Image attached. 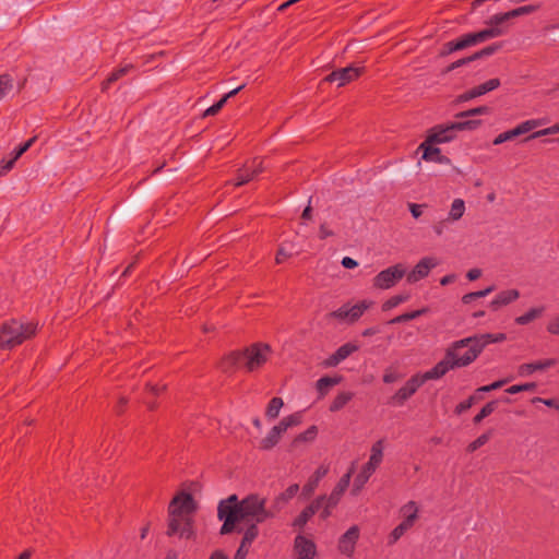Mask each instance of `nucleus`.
<instances>
[{
  "instance_id": "obj_1",
  "label": "nucleus",
  "mask_w": 559,
  "mask_h": 559,
  "mask_svg": "<svg viewBox=\"0 0 559 559\" xmlns=\"http://www.w3.org/2000/svg\"><path fill=\"white\" fill-rule=\"evenodd\" d=\"M274 516L275 511L266 509V499L257 493H251L242 500L231 495L222 500L217 507V518L223 521L219 531L222 535L237 531V524L240 522L262 523Z\"/></svg>"
},
{
  "instance_id": "obj_2",
  "label": "nucleus",
  "mask_w": 559,
  "mask_h": 559,
  "mask_svg": "<svg viewBox=\"0 0 559 559\" xmlns=\"http://www.w3.org/2000/svg\"><path fill=\"white\" fill-rule=\"evenodd\" d=\"M198 506L190 492L179 491L168 506L166 535L180 539H192L195 536L194 514Z\"/></svg>"
},
{
  "instance_id": "obj_3",
  "label": "nucleus",
  "mask_w": 559,
  "mask_h": 559,
  "mask_svg": "<svg viewBox=\"0 0 559 559\" xmlns=\"http://www.w3.org/2000/svg\"><path fill=\"white\" fill-rule=\"evenodd\" d=\"M479 355L469 336L455 341L447 348L444 358L433 366L435 373L441 379L450 370L471 365Z\"/></svg>"
},
{
  "instance_id": "obj_4",
  "label": "nucleus",
  "mask_w": 559,
  "mask_h": 559,
  "mask_svg": "<svg viewBox=\"0 0 559 559\" xmlns=\"http://www.w3.org/2000/svg\"><path fill=\"white\" fill-rule=\"evenodd\" d=\"M271 347L267 344L255 343L243 352H231L222 360V369L230 372L236 368L243 367L252 372L261 368L269 359Z\"/></svg>"
},
{
  "instance_id": "obj_5",
  "label": "nucleus",
  "mask_w": 559,
  "mask_h": 559,
  "mask_svg": "<svg viewBox=\"0 0 559 559\" xmlns=\"http://www.w3.org/2000/svg\"><path fill=\"white\" fill-rule=\"evenodd\" d=\"M37 324L34 322H20L11 320L2 324L0 329V346L12 348L22 344L25 340L36 334Z\"/></svg>"
},
{
  "instance_id": "obj_6",
  "label": "nucleus",
  "mask_w": 559,
  "mask_h": 559,
  "mask_svg": "<svg viewBox=\"0 0 559 559\" xmlns=\"http://www.w3.org/2000/svg\"><path fill=\"white\" fill-rule=\"evenodd\" d=\"M440 379L435 373L433 367L424 372L412 376L406 383L392 396L391 402L394 405L402 406L411 396H413L417 390L429 380Z\"/></svg>"
},
{
  "instance_id": "obj_7",
  "label": "nucleus",
  "mask_w": 559,
  "mask_h": 559,
  "mask_svg": "<svg viewBox=\"0 0 559 559\" xmlns=\"http://www.w3.org/2000/svg\"><path fill=\"white\" fill-rule=\"evenodd\" d=\"M383 460V441L378 440L374 442L370 450V456L368 462L362 466L360 473L354 480V491L358 492L365 484L369 480L371 475L380 466Z\"/></svg>"
},
{
  "instance_id": "obj_8",
  "label": "nucleus",
  "mask_w": 559,
  "mask_h": 559,
  "mask_svg": "<svg viewBox=\"0 0 559 559\" xmlns=\"http://www.w3.org/2000/svg\"><path fill=\"white\" fill-rule=\"evenodd\" d=\"M405 274L404 264L397 263L378 273L372 280V285L378 289H389L395 286Z\"/></svg>"
},
{
  "instance_id": "obj_9",
  "label": "nucleus",
  "mask_w": 559,
  "mask_h": 559,
  "mask_svg": "<svg viewBox=\"0 0 559 559\" xmlns=\"http://www.w3.org/2000/svg\"><path fill=\"white\" fill-rule=\"evenodd\" d=\"M365 72L364 66L350 64L348 67L337 69L328 74L323 82L337 83L338 87H342L356 79H358Z\"/></svg>"
},
{
  "instance_id": "obj_10",
  "label": "nucleus",
  "mask_w": 559,
  "mask_h": 559,
  "mask_svg": "<svg viewBox=\"0 0 559 559\" xmlns=\"http://www.w3.org/2000/svg\"><path fill=\"white\" fill-rule=\"evenodd\" d=\"M265 169L264 162L261 158H253L250 162H247L241 168L237 171V177L235 181L236 187L243 186L253 179H255L260 174H262Z\"/></svg>"
},
{
  "instance_id": "obj_11",
  "label": "nucleus",
  "mask_w": 559,
  "mask_h": 559,
  "mask_svg": "<svg viewBox=\"0 0 559 559\" xmlns=\"http://www.w3.org/2000/svg\"><path fill=\"white\" fill-rule=\"evenodd\" d=\"M372 305V301L362 300L354 306L344 305L337 310L330 313V317L347 321V322H355L357 321L364 312L369 309Z\"/></svg>"
},
{
  "instance_id": "obj_12",
  "label": "nucleus",
  "mask_w": 559,
  "mask_h": 559,
  "mask_svg": "<svg viewBox=\"0 0 559 559\" xmlns=\"http://www.w3.org/2000/svg\"><path fill=\"white\" fill-rule=\"evenodd\" d=\"M439 265V260L435 257H424L418 261V263L413 267V270L406 273V281L409 284H414L419 282L420 280L426 278L430 271Z\"/></svg>"
},
{
  "instance_id": "obj_13",
  "label": "nucleus",
  "mask_w": 559,
  "mask_h": 559,
  "mask_svg": "<svg viewBox=\"0 0 559 559\" xmlns=\"http://www.w3.org/2000/svg\"><path fill=\"white\" fill-rule=\"evenodd\" d=\"M358 538L359 527L357 525L350 526L338 539L337 548L340 552L350 558L354 555Z\"/></svg>"
},
{
  "instance_id": "obj_14",
  "label": "nucleus",
  "mask_w": 559,
  "mask_h": 559,
  "mask_svg": "<svg viewBox=\"0 0 559 559\" xmlns=\"http://www.w3.org/2000/svg\"><path fill=\"white\" fill-rule=\"evenodd\" d=\"M294 552L297 559H314L317 556V546L313 540L297 535L294 539Z\"/></svg>"
},
{
  "instance_id": "obj_15",
  "label": "nucleus",
  "mask_w": 559,
  "mask_h": 559,
  "mask_svg": "<svg viewBox=\"0 0 559 559\" xmlns=\"http://www.w3.org/2000/svg\"><path fill=\"white\" fill-rule=\"evenodd\" d=\"M455 129L453 123L443 126H436L429 130V133L427 135L428 142H433L437 144L440 143H447L454 139L455 136Z\"/></svg>"
},
{
  "instance_id": "obj_16",
  "label": "nucleus",
  "mask_w": 559,
  "mask_h": 559,
  "mask_svg": "<svg viewBox=\"0 0 559 559\" xmlns=\"http://www.w3.org/2000/svg\"><path fill=\"white\" fill-rule=\"evenodd\" d=\"M535 128H536L535 122H521L515 128L498 134L493 139L492 144L500 145L507 141H511V140L515 139L516 136L523 135V134L534 130Z\"/></svg>"
},
{
  "instance_id": "obj_17",
  "label": "nucleus",
  "mask_w": 559,
  "mask_h": 559,
  "mask_svg": "<svg viewBox=\"0 0 559 559\" xmlns=\"http://www.w3.org/2000/svg\"><path fill=\"white\" fill-rule=\"evenodd\" d=\"M354 471H355V464L353 463L350 468L348 469V472L341 477V479L338 480L336 486L333 488L330 496L329 497L325 496V499L328 501H330V506L338 504L342 496L344 495V492L346 491V489L349 486Z\"/></svg>"
},
{
  "instance_id": "obj_18",
  "label": "nucleus",
  "mask_w": 559,
  "mask_h": 559,
  "mask_svg": "<svg viewBox=\"0 0 559 559\" xmlns=\"http://www.w3.org/2000/svg\"><path fill=\"white\" fill-rule=\"evenodd\" d=\"M536 10H537V7H535V5L519 7L511 11L492 15L487 23L489 25H500L510 19L518 17L521 15L531 14V13L535 12Z\"/></svg>"
},
{
  "instance_id": "obj_19",
  "label": "nucleus",
  "mask_w": 559,
  "mask_h": 559,
  "mask_svg": "<svg viewBox=\"0 0 559 559\" xmlns=\"http://www.w3.org/2000/svg\"><path fill=\"white\" fill-rule=\"evenodd\" d=\"M400 515L402 516V522L400 523L408 531L415 525L416 521L419 516V507L415 501H408L400 508Z\"/></svg>"
},
{
  "instance_id": "obj_20",
  "label": "nucleus",
  "mask_w": 559,
  "mask_h": 559,
  "mask_svg": "<svg viewBox=\"0 0 559 559\" xmlns=\"http://www.w3.org/2000/svg\"><path fill=\"white\" fill-rule=\"evenodd\" d=\"M358 350V346L353 343H346L337 348V350L331 355L325 361V367H335L343 360H345L353 353Z\"/></svg>"
},
{
  "instance_id": "obj_21",
  "label": "nucleus",
  "mask_w": 559,
  "mask_h": 559,
  "mask_svg": "<svg viewBox=\"0 0 559 559\" xmlns=\"http://www.w3.org/2000/svg\"><path fill=\"white\" fill-rule=\"evenodd\" d=\"M499 85H500L499 79H490V80L484 82L483 84H479V85L473 87L472 90L467 91L466 93H464L461 96V98L463 100H469V99L476 98L478 96L485 95L486 93L496 90L497 87H499Z\"/></svg>"
},
{
  "instance_id": "obj_22",
  "label": "nucleus",
  "mask_w": 559,
  "mask_h": 559,
  "mask_svg": "<svg viewBox=\"0 0 559 559\" xmlns=\"http://www.w3.org/2000/svg\"><path fill=\"white\" fill-rule=\"evenodd\" d=\"M433 142H428V139H426L420 145L419 150L423 151V158L427 162H437L440 164L448 163V157L443 156L441 154L440 148L433 146Z\"/></svg>"
},
{
  "instance_id": "obj_23",
  "label": "nucleus",
  "mask_w": 559,
  "mask_h": 559,
  "mask_svg": "<svg viewBox=\"0 0 559 559\" xmlns=\"http://www.w3.org/2000/svg\"><path fill=\"white\" fill-rule=\"evenodd\" d=\"M520 297V292L518 289H506L498 293L495 298L490 301V307L492 310H498L501 307L508 306Z\"/></svg>"
},
{
  "instance_id": "obj_24",
  "label": "nucleus",
  "mask_w": 559,
  "mask_h": 559,
  "mask_svg": "<svg viewBox=\"0 0 559 559\" xmlns=\"http://www.w3.org/2000/svg\"><path fill=\"white\" fill-rule=\"evenodd\" d=\"M299 485L293 484L274 498L271 510L275 511V515L297 495Z\"/></svg>"
},
{
  "instance_id": "obj_25",
  "label": "nucleus",
  "mask_w": 559,
  "mask_h": 559,
  "mask_svg": "<svg viewBox=\"0 0 559 559\" xmlns=\"http://www.w3.org/2000/svg\"><path fill=\"white\" fill-rule=\"evenodd\" d=\"M557 362H558L557 359L548 358V359H544V360H539V361H535V362L522 364L519 367V374L522 377L530 376L533 372L551 368L555 365H557Z\"/></svg>"
},
{
  "instance_id": "obj_26",
  "label": "nucleus",
  "mask_w": 559,
  "mask_h": 559,
  "mask_svg": "<svg viewBox=\"0 0 559 559\" xmlns=\"http://www.w3.org/2000/svg\"><path fill=\"white\" fill-rule=\"evenodd\" d=\"M475 344L476 347H478V350L481 353L484 348L491 344V343H501L507 340V335L504 333H485L479 335L469 336Z\"/></svg>"
},
{
  "instance_id": "obj_27",
  "label": "nucleus",
  "mask_w": 559,
  "mask_h": 559,
  "mask_svg": "<svg viewBox=\"0 0 559 559\" xmlns=\"http://www.w3.org/2000/svg\"><path fill=\"white\" fill-rule=\"evenodd\" d=\"M329 473V467L321 465L317 468L313 475L308 479V481L302 487L301 495L306 498L310 497L316 488L318 487L320 480Z\"/></svg>"
},
{
  "instance_id": "obj_28",
  "label": "nucleus",
  "mask_w": 559,
  "mask_h": 559,
  "mask_svg": "<svg viewBox=\"0 0 559 559\" xmlns=\"http://www.w3.org/2000/svg\"><path fill=\"white\" fill-rule=\"evenodd\" d=\"M284 432L285 431L282 430V428H280L278 425L274 426L269 431L266 437L261 440L260 448L263 450H270V449L274 448L278 443V441Z\"/></svg>"
},
{
  "instance_id": "obj_29",
  "label": "nucleus",
  "mask_w": 559,
  "mask_h": 559,
  "mask_svg": "<svg viewBox=\"0 0 559 559\" xmlns=\"http://www.w3.org/2000/svg\"><path fill=\"white\" fill-rule=\"evenodd\" d=\"M342 381V377H322L317 383L316 388L320 397H323L328 394L330 389Z\"/></svg>"
},
{
  "instance_id": "obj_30",
  "label": "nucleus",
  "mask_w": 559,
  "mask_h": 559,
  "mask_svg": "<svg viewBox=\"0 0 559 559\" xmlns=\"http://www.w3.org/2000/svg\"><path fill=\"white\" fill-rule=\"evenodd\" d=\"M544 311L545 307L531 308L524 314L516 317L514 321L519 325H526L532 321L538 319L544 313Z\"/></svg>"
},
{
  "instance_id": "obj_31",
  "label": "nucleus",
  "mask_w": 559,
  "mask_h": 559,
  "mask_svg": "<svg viewBox=\"0 0 559 559\" xmlns=\"http://www.w3.org/2000/svg\"><path fill=\"white\" fill-rule=\"evenodd\" d=\"M491 27L487 29H483L477 33H472L475 37V44L483 43L489 38L498 37L502 34V31L498 27V25H490Z\"/></svg>"
},
{
  "instance_id": "obj_32",
  "label": "nucleus",
  "mask_w": 559,
  "mask_h": 559,
  "mask_svg": "<svg viewBox=\"0 0 559 559\" xmlns=\"http://www.w3.org/2000/svg\"><path fill=\"white\" fill-rule=\"evenodd\" d=\"M465 213V202L462 199H454L449 212V219L459 221Z\"/></svg>"
},
{
  "instance_id": "obj_33",
  "label": "nucleus",
  "mask_w": 559,
  "mask_h": 559,
  "mask_svg": "<svg viewBox=\"0 0 559 559\" xmlns=\"http://www.w3.org/2000/svg\"><path fill=\"white\" fill-rule=\"evenodd\" d=\"M258 523H251L245 531L240 544L251 547L252 543L259 536Z\"/></svg>"
},
{
  "instance_id": "obj_34",
  "label": "nucleus",
  "mask_w": 559,
  "mask_h": 559,
  "mask_svg": "<svg viewBox=\"0 0 559 559\" xmlns=\"http://www.w3.org/2000/svg\"><path fill=\"white\" fill-rule=\"evenodd\" d=\"M352 399H353V393H350V392H342V393L337 394L330 405V411L337 412V411L342 409Z\"/></svg>"
},
{
  "instance_id": "obj_35",
  "label": "nucleus",
  "mask_w": 559,
  "mask_h": 559,
  "mask_svg": "<svg viewBox=\"0 0 559 559\" xmlns=\"http://www.w3.org/2000/svg\"><path fill=\"white\" fill-rule=\"evenodd\" d=\"M283 405H284V402L281 397H273L266 407V412H265L266 417L270 419H275L278 416Z\"/></svg>"
},
{
  "instance_id": "obj_36",
  "label": "nucleus",
  "mask_w": 559,
  "mask_h": 559,
  "mask_svg": "<svg viewBox=\"0 0 559 559\" xmlns=\"http://www.w3.org/2000/svg\"><path fill=\"white\" fill-rule=\"evenodd\" d=\"M409 297H411L409 294H399V295L392 296L382 305V309L384 311L391 310V309L397 307L399 305L407 301L409 299Z\"/></svg>"
},
{
  "instance_id": "obj_37",
  "label": "nucleus",
  "mask_w": 559,
  "mask_h": 559,
  "mask_svg": "<svg viewBox=\"0 0 559 559\" xmlns=\"http://www.w3.org/2000/svg\"><path fill=\"white\" fill-rule=\"evenodd\" d=\"M318 435V428L317 426H310L307 430H305L304 432L299 433L295 439H294V444H298V443H301V442H311L316 439Z\"/></svg>"
},
{
  "instance_id": "obj_38",
  "label": "nucleus",
  "mask_w": 559,
  "mask_h": 559,
  "mask_svg": "<svg viewBox=\"0 0 559 559\" xmlns=\"http://www.w3.org/2000/svg\"><path fill=\"white\" fill-rule=\"evenodd\" d=\"M426 312H427V308L418 309V310H415L412 312H406V313L395 317L394 319H392L390 321V323L391 324L403 323V322L416 319V318L425 314Z\"/></svg>"
},
{
  "instance_id": "obj_39",
  "label": "nucleus",
  "mask_w": 559,
  "mask_h": 559,
  "mask_svg": "<svg viewBox=\"0 0 559 559\" xmlns=\"http://www.w3.org/2000/svg\"><path fill=\"white\" fill-rule=\"evenodd\" d=\"M301 423V415L298 413L288 415L284 417L278 426L282 428V430L286 431L288 428L297 426Z\"/></svg>"
},
{
  "instance_id": "obj_40",
  "label": "nucleus",
  "mask_w": 559,
  "mask_h": 559,
  "mask_svg": "<svg viewBox=\"0 0 559 559\" xmlns=\"http://www.w3.org/2000/svg\"><path fill=\"white\" fill-rule=\"evenodd\" d=\"M453 46H454V49L457 51V50H462V49H465L469 46H473V45H476L475 44V37L471 34H465L464 36H462L461 38L456 39V40H451Z\"/></svg>"
},
{
  "instance_id": "obj_41",
  "label": "nucleus",
  "mask_w": 559,
  "mask_h": 559,
  "mask_svg": "<svg viewBox=\"0 0 559 559\" xmlns=\"http://www.w3.org/2000/svg\"><path fill=\"white\" fill-rule=\"evenodd\" d=\"M312 516L313 511L305 508L300 512V514L293 521L292 525L297 528H302Z\"/></svg>"
},
{
  "instance_id": "obj_42",
  "label": "nucleus",
  "mask_w": 559,
  "mask_h": 559,
  "mask_svg": "<svg viewBox=\"0 0 559 559\" xmlns=\"http://www.w3.org/2000/svg\"><path fill=\"white\" fill-rule=\"evenodd\" d=\"M13 80L8 74L0 75V100L3 99L12 90Z\"/></svg>"
},
{
  "instance_id": "obj_43",
  "label": "nucleus",
  "mask_w": 559,
  "mask_h": 559,
  "mask_svg": "<svg viewBox=\"0 0 559 559\" xmlns=\"http://www.w3.org/2000/svg\"><path fill=\"white\" fill-rule=\"evenodd\" d=\"M536 388H537V384L535 382H527V383L511 385L506 390V392L509 394H516V393L525 392V391H535Z\"/></svg>"
},
{
  "instance_id": "obj_44",
  "label": "nucleus",
  "mask_w": 559,
  "mask_h": 559,
  "mask_svg": "<svg viewBox=\"0 0 559 559\" xmlns=\"http://www.w3.org/2000/svg\"><path fill=\"white\" fill-rule=\"evenodd\" d=\"M496 409V402L495 401H491L489 403H487L480 411L479 413L474 417V423L475 424H478L480 423L484 418H486L487 416H489L490 414H492Z\"/></svg>"
},
{
  "instance_id": "obj_45",
  "label": "nucleus",
  "mask_w": 559,
  "mask_h": 559,
  "mask_svg": "<svg viewBox=\"0 0 559 559\" xmlns=\"http://www.w3.org/2000/svg\"><path fill=\"white\" fill-rule=\"evenodd\" d=\"M408 530L403 525L399 524L393 531L390 533L388 537L389 545H394L397 540L406 533Z\"/></svg>"
},
{
  "instance_id": "obj_46",
  "label": "nucleus",
  "mask_w": 559,
  "mask_h": 559,
  "mask_svg": "<svg viewBox=\"0 0 559 559\" xmlns=\"http://www.w3.org/2000/svg\"><path fill=\"white\" fill-rule=\"evenodd\" d=\"M557 133H559V122L555 123L551 127H548V128H545L543 130L532 133L526 140L536 139V138L550 135V134H557Z\"/></svg>"
},
{
  "instance_id": "obj_47",
  "label": "nucleus",
  "mask_w": 559,
  "mask_h": 559,
  "mask_svg": "<svg viewBox=\"0 0 559 559\" xmlns=\"http://www.w3.org/2000/svg\"><path fill=\"white\" fill-rule=\"evenodd\" d=\"M489 438H490V433L489 432L480 435L477 439H475L473 442H471L468 444L467 451L468 452L476 451L480 447L485 445L488 442Z\"/></svg>"
},
{
  "instance_id": "obj_48",
  "label": "nucleus",
  "mask_w": 559,
  "mask_h": 559,
  "mask_svg": "<svg viewBox=\"0 0 559 559\" xmlns=\"http://www.w3.org/2000/svg\"><path fill=\"white\" fill-rule=\"evenodd\" d=\"M454 126L455 131H462V130H473L478 127L480 121L478 120H465V121H459V122H452Z\"/></svg>"
},
{
  "instance_id": "obj_49",
  "label": "nucleus",
  "mask_w": 559,
  "mask_h": 559,
  "mask_svg": "<svg viewBox=\"0 0 559 559\" xmlns=\"http://www.w3.org/2000/svg\"><path fill=\"white\" fill-rule=\"evenodd\" d=\"M477 399L478 397L476 395H472L468 399H466L465 401L459 403L455 407V413L460 415V414L466 412L474 405V403L477 401Z\"/></svg>"
},
{
  "instance_id": "obj_50",
  "label": "nucleus",
  "mask_w": 559,
  "mask_h": 559,
  "mask_svg": "<svg viewBox=\"0 0 559 559\" xmlns=\"http://www.w3.org/2000/svg\"><path fill=\"white\" fill-rule=\"evenodd\" d=\"M488 112H489L488 107L479 106V107H476V108H473V109H469L466 111H462V112L457 114V117H472V116H477V115H485Z\"/></svg>"
},
{
  "instance_id": "obj_51",
  "label": "nucleus",
  "mask_w": 559,
  "mask_h": 559,
  "mask_svg": "<svg viewBox=\"0 0 559 559\" xmlns=\"http://www.w3.org/2000/svg\"><path fill=\"white\" fill-rule=\"evenodd\" d=\"M226 102H227V97H222L217 103H215L214 105H212L211 107H209L205 110L204 116H214V115H216L224 107Z\"/></svg>"
},
{
  "instance_id": "obj_52",
  "label": "nucleus",
  "mask_w": 559,
  "mask_h": 559,
  "mask_svg": "<svg viewBox=\"0 0 559 559\" xmlns=\"http://www.w3.org/2000/svg\"><path fill=\"white\" fill-rule=\"evenodd\" d=\"M532 403L533 404L543 403L544 405H546L548 407H552V408L559 411V400L558 399L534 397L532 400Z\"/></svg>"
},
{
  "instance_id": "obj_53",
  "label": "nucleus",
  "mask_w": 559,
  "mask_h": 559,
  "mask_svg": "<svg viewBox=\"0 0 559 559\" xmlns=\"http://www.w3.org/2000/svg\"><path fill=\"white\" fill-rule=\"evenodd\" d=\"M546 330L548 333L559 336V314L552 317L549 320V322L547 323Z\"/></svg>"
},
{
  "instance_id": "obj_54",
  "label": "nucleus",
  "mask_w": 559,
  "mask_h": 559,
  "mask_svg": "<svg viewBox=\"0 0 559 559\" xmlns=\"http://www.w3.org/2000/svg\"><path fill=\"white\" fill-rule=\"evenodd\" d=\"M498 49V46L496 45H492V46H488V47H485L484 49L475 52L473 55L474 59L477 60V59H480L483 57H488V56H491L492 53H495Z\"/></svg>"
},
{
  "instance_id": "obj_55",
  "label": "nucleus",
  "mask_w": 559,
  "mask_h": 559,
  "mask_svg": "<svg viewBox=\"0 0 559 559\" xmlns=\"http://www.w3.org/2000/svg\"><path fill=\"white\" fill-rule=\"evenodd\" d=\"M133 66L131 64H126L123 67H121L120 69L114 71L112 73H110V75L112 76V79L115 81H118L121 76L128 74L131 70H133Z\"/></svg>"
},
{
  "instance_id": "obj_56",
  "label": "nucleus",
  "mask_w": 559,
  "mask_h": 559,
  "mask_svg": "<svg viewBox=\"0 0 559 559\" xmlns=\"http://www.w3.org/2000/svg\"><path fill=\"white\" fill-rule=\"evenodd\" d=\"M325 496H320L318 497L317 499H314L308 507H306L307 509H310L313 511V515L319 512L323 506V503L325 502Z\"/></svg>"
},
{
  "instance_id": "obj_57",
  "label": "nucleus",
  "mask_w": 559,
  "mask_h": 559,
  "mask_svg": "<svg viewBox=\"0 0 559 559\" xmlns=\"http://www.w3.org/2000/svg\"><path fill=\"white\" fill-rule=\"evenodd\" d=\"M15 162L16 160L13 157L8 159V160L7 159H2L0 162V175H4L8 171H10L13 168Z\"/></svg>"
},
{
  "instance_id": "obj_58",
  "label": "nucleus",
  "mask_w": 559,
  "mask_h": 559,
  "mask_svg": "<svg viewBox=\"0 0 559 559\" xmlns=\"http://www.w3.org/2000/svg\"><path fill=\"white\" fill-rule=\"evenodd\" d=\"M472 61H475V59H474L473 55H472V56H469V57H467V58H462V59H460V60H457V61H455V62L451 63V64L448 67V71L455 70V69H457V68H460V67H462V66H464V64H467V63H469V62H472Z\"/></svg>"
},
{
  "instance_id": "obj_59",
  "label": "nucleus",
  "mask_w": 559,
  "mask_h": 559,
  "mask_svg": "<svg viewBox=\"0 0 559 559\" xmlns=\"http://www.w3.org/2000/svg\"><path fill=\"white\" fill-rule=\"evenodd\" d=\"M400 379V374L396 371H393L391 369L385 370L383 374V382L384 383H393Z\"/></svg>"
},
{
  "instance_id": "obj_60",
  "label": "nucleus",
  "mask_w": 559,
  "mask_h": 559,
  "mask_svg": "<svg viewBox=\"0 0 559 559\" xmlns=\"http://www.w3.org/2000/svg\"><path fill=\"white\" fill-rule=\"evenodd\" d=\"M336 506H330V501L325 500L321 508L320 518L322 520H326L332 514V509H334Z\"/></svg>"
},
{
  "instance_id": "obj_61",
  "label": "nucleus",
  "mask_w": 559,
  "mask_h": 559,
  "mask_svg": "<svg viewBox=\"0 0 559 559\" xmlns=\"http://www.w3.org/2000/svg\"><path fill=\"white\" fill-rule=\"evenodd\" d=\"M289 257H292V252L286 251L284 247H280L275 261L277 264H281Z\"/></svg>"
},
{
  "instance_id": "obj_62",
  "label": "nucleus",
  "mask_w": 559,
  "mask_h": 559,
  "mask_svg": "<svg viewBox=\"0 0 559 559\" xmlns=\"http://www.w3.org/2000/svg\"><path fill=\"white\" fill-rule=\"evenodd\" d=\"M249 549L250 547L240 544L235 554L234 559H246L247 555L249 554Z\"/></svg>"
},
{
  "instance_id": "obj_63",
  "label": "nucleus",
  "mask_w": 559,
  "mask_h": 559,
  "mask_svg": "<svg viewBox=\"0 0 559 559\" xmlns=\"http://www.w3.org/2000/svg\"><path fill=\"white\" fill-rule=\"evenodd\" d=\"M424 206L425 205L415 204V203H411L409 204V211H411V213H412L414 218H418L421 215Z\"/></svg>"
},
{
  "instance_id": "obj_64",
  "label": "nucleus",
  "mask_w": 559,
  "mask_h": 559,
  "mask_svg": "<svg viewBox=\"0 0 559 559\" xmlns=\"http://www.w3.org/2000/svg\"><path fill=\"white\" fill-rule=\"evenodd\" d=\"M342 265L346 269H354L358 265L357 261L350 257H344L342 259Z\"/></svg>"
}]
</instances>
